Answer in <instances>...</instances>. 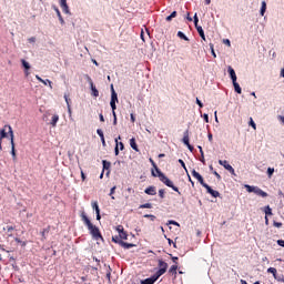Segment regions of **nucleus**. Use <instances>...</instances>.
<instances>
[{"label":"nucleus","instance_id":"1","mask_svg":"<svg viewBox=\"0 0 284 284\" xmlns=\"http://www.w3.org/2000/svg\"><path fill=\"white\" fill-rule=\"evenodd\" d=\"M150 163L151 165H153L154 170H152L151 174L152 176H158L160 179V181L162 183H164V185H166V187H172L174 192H178L179 194H181V192H179V187H176L174 185V182H172L171 180H169L164 174L163 172H161V169L159 166H156V163L154 162V160L150 159Z\"/></svg>","mask_w":284,"mask_h":284},{"label":"nucleus","instance_id":"2","mask_svg":"<svg viewBox=\"0 0 284 284\" xmlns=\"http://www.w3.org/2000/svg\"><path fill=\"white\" fill-rule=\"evenodd\" d=\"M81 219L84 225L88 227L89 234H91L93 241H103V235H101V231L97 225L92 224L90 217H88L85 213L81 214Z\"/></svg>","mask_w":284,"mask_h":284},{"label":"nucleus","instance_id":"3","mask_svg":"<svg viewBox=\"0 0 284 284\" xmlns=\"http://www.w3.org/2000/svg\"><path fill=\"white\" fill-rule=\"evenodd\" d=\"M246 192L256 194V196H261L262 199H267V192L263 191L261 187L258 186H253L250 184H245L244 185Z\"/></svg>","mask_w":284,"mask_h":284},{"label":"nucleus","instance_id":"4","mask_svg":"<svg viewBox=\"0 0 284 284\" xmlns=\"http://www.w3.org/2000/svg\"><path fill=\"white\" fill-rule=\"evenodd\" d=\"M193 21H194L195 29L200 34L201 39L205 41V31H203V27L199 26V16L196 13L193 17Z\"/></svg>","mask_w":284,"mask_h":284},{"label":"nucleus","instance_id":"5","mask_svg":"<svg viewBox=\"0 0 284 284\" xmlns=\"http://www.w3.org/2000/svg\"><path fill=\"white\" fill-rule=\"evenodd\" d=\"M10 141H11V155L13 161L17 160V151L14 150V132L12 131V126H8Z\"/></svg>","mask_w":284,"mask_h":284},{"label":"nucleus","instance_id":"6","mask_svg":"<svg viewBox=\"0 0 284 284\" xmlns=\"http://www.w3.org/2000/svg\"><path fill=\"white\" fill-rule=\"evenodd\" d=\"M159 267L160 270H158L155 274L161 277L163 274H165V272H168V263L163 260H159Z\"/></svg>","mask_w":284,"mask_h":284},{"label":"nucleus","instance_id":"7","mask_svg":"<svg viewBox=\"0 0 284 284\" xmlns=\"http://www.w3.org/2000/svg\"><path fill=\"white\" fill-rule=\"evenodd\" d=\"M220 165L224 166V169L227 170V172H230V174H232V176H236V172L234 171V168L227 163L226 160H219Z\"/></svg>","mask_w":284,"mask_h":284},{"label":"nucleus","instance_id":"8","mask_svg":"<svg viewBox=\"0 0 284 284\" xmlns=\"http://www.w3.org/2000/svg\"><path fill=\"white\" fill-rule=\"evenodd\" d=\"M59 4L64 14H69L70 17L72 16V12L70 11V6H68V0H59Z\"/></svg>","mask_w":284,"mask_h":284},{"label":"nucleus","instance_id":"9","mask_svg":"<svg viewBox=\"0 0 284 284\" xmlns=\"http://www.w3.org/2000/svg\"><path fill=\"white\" fill-rule=\"evenodd\" d=\"M85 77H87V81L90 85V89L92 91V95L99 97V90L97 89V87H94V82L92 81V78H90V75H85Z\"/></svg>","mask_w":284,"mask_h":284},{"label":"nucleus","instance_id":"10","mask_svg":"<svg viewBox=\"0 0 284 284\" xmlns=\"http://www.w3.org/2000/svg\"><path fill=\"white\" fill-rule=\"evenodd\" d=\"M203 187H205L207 194H211V196H213V199H219V196H221V193H219V191L213 190V187L210 186L207 183L204 184Z\"/></svg>","mask_w":284,"mask_h":284},{"label":"nucleus","instance_id":"11","mask_svg":"<svg viewBox=\"0 0 284 284\" xmlns=\"http://www.w3.org/2000/svg\"><path fill=\"white\" fill-rule=\"evenodd\" d=\"M120 139H121V135H119L115 139V149H114L115 156H119V148H120L121 151H123L125 149V146L123 145V142H119Z\"/></svg>","mask_w":284,"mask_h":284},{"label":"nucleus","instance_id":"12","mask_svg":"<svg viewBox=\"0 0 284 284\" xmlns=\"http://www.w3.org/2000/svg\"><path fill=\"white\" fill-rule=\"evenodd\" d=\"M159 278H161V277L155 273L151 277L142 280L141 284H154L155 282L159 281Z\"/></svg>","mask_w":284,"mask_h":284},{"label":"nucleus","instance_id":"13","mask_svg":"<svg viewBox=\"0 0 284 284\" xmlns=\"http://www.w3.org/2000/svg\"><path fill=\"white\" fill-rule=\"evenodd\" d=\"M192 176L196 179V181H199L202 187L206 184L205 181L203 180V175L196 172V170L194 169L192 170Z\"/></svg>","mask_w":284,"mask_h":284},{"label":"nucleus","instance_id":"14","mask_svg":"<svg viewBox=\"0 0 284 284\" xmlns=\"http://www.w3.org/2000/svg\"><path fill=\"white\" fill-rule=\"evenodd\" d=\"M116 232L119 233V236H120V239H122V241H128V233L123 229V225H118Z\"/></svg>","mask_w":284,"mask_h":284},{"label":"nucleus","instance_id":"15","mask_svg":"<svg viewBox=\"0 0 284 284\" xmlns=\"http://www.w3.org/2000/svg\"><path fill=\"white\" fill-rule=\"evenodd\" d=\"M149 196H156V186H149L144 190Z\"/></svg>","mask_w":284,"mask_h":284},{"label":"nucleus","instance_id":"16","mask_svg":"<svg viewBox=\"0 0 284 284\" xmlns=\"http://www.w3.org/2000/svg\"><path fill=\"white\" fill-rule=\"evenodd\" d=\"M227 72L230 74L232 83H234L236 81V71H234V68L229 67Z\"/></svg>","mask_w":284,"mask_h":284},{"label":"nucleus","instance_id":"17","mask_svg":"<svg viewBox=\"0 0 284 284\" xmlns=\"http://www.w3.org/2000/svg\"><path fill=\"white\" fill-rule=\"evenodd\" d=\"M183 143H184V145H190V131L189 130L184 131Z\"/></svg>","mask_w":284,"mask_h":284},{"label":"nucleus","instance_id":"18","mask_svg":"<svg viewBox=\"0 0 284 284\" xmlns=\"http://www.w3.org/2000/svg\"><path fill=\"white\" fill-rule=\"evenodd\" d=\"M266 11H267V2L262 1V6H261V9H260L261 17H265Z\"/></svg>","mask_w":284,"mask_h":284},{"label":"nucleus","instance_id":"19","mask_svg":"<svg viewBox=\"0 0 284 284\" xmlns=\"http://www.w3.org/2000/svg\"><path fill=\"white\" fill-rule=\"evenodd\" d=\"M57 123H59V114H54V115L51 118L50 125H52V128H57Z\"/></svg>","mask_w":284,"mask_h":284},{"label":"nucleus","instance_id":"20","mask_svg":"<svg viewBox=\"0 0 284 284\" xmlns=\"http://www.w3.org/2000/svg\"><path fill=\"white\" fill-rule=\"evenodd\" d=\"M130 145L132 150H134L135 152H139V145H136V139L134 138L130 139Z\"/></svg>","mask_w":284,"mask_h":284},{"label":"nucleus","instance_id":"21","mask_svg":"<svg viewBox=\"0 0 284 284\" xmlns=\"http://www.w3.org/2000/svg\"><path fill=\"white\" fill-rule=\"evenodd\" d=\"M110 103H119V94H116V91L113 90L111 93V101Z\"/></svg>","mask_w":284,"mask_h":284},{"label":"nucleus","instance_id":"22","mask_svg":"<svg viewBox=\"0 0 284 284\" xmlns=\"http://www.w3.org/2000/svg\"><path fill=\"white\" fill-rule=\"evenodd\" d=\"M64 100L67 103V108H68V113L70 116H72V106H70V100L68 99V94H64Z\"/></svg>","mask_w":284,"mask_h":284},{"label":"nucleus","instance_id":"23","mask_svg":"<svg viewBox=\"0 0 284 284\" xmlns=\"http://www.w3.org/2000/svg\"><path fill=\"white\" fill-rule=\"evenodd\" d=\"M233 87H234V91L237 93V94H242L243 92V89H241V85L239 84V82H233Z\"/></svg>","mask_w":284,"mask_h":284},{"label":"nucleus","instance_id":"24","mask_svg":"<svg viewBox=\"0 0 284 284\" xmlns=\"http://www.w3.org/2000/svg\"><path fill=\"white\" fill-rule=\"evenodd\" d=\"M120 245L122 246V247H124V250H130V248H132V247H134V244H132V243H126V242H120Z\"/></svg>","mask_w":284,"mask_h":284},{"label":"nucleus","instance_id":"25","mask_svg":"<svg viewBox=\"0 0 284 284\" xmlns=\"http://www.w3.org/2000/svg\"><path fill=\"white\" fill-rule=\"evenodd\" d=\"M9 125H4V129L0 130V140L7 139L8 138V132H6V128Z\"/></svg>","mask_w":284,"mask_h":284},{"label":"nucleus","instance_id":"26","mask_svg":"<svg viewBox=\"0 0 284 284\" xmlns=\"http://www.w3.org/2000/svg\"><path fill=\"white\" fill-rule=\"evenodd\" d=\"M178 37L180 39H183V41H190V38H187V36H185V33H183V31H179Z\"/></svg>","mask_w":284,"mask_h":284},{"label":"nucleus","instance_id":"27","mask_svg":"<svg viewBox=\"0 0 284 284\" xmlns=\"http://www.w3.org/2000/svg\"><path fill=\"white\" fill-rule=\"evenodd\" d=\"M140 210H152V203H145L139 206Z\"/></svg>","mask_w":284,"mask_h":284},{"label":"nucleus","instance_id":"28","mask_svg":"<svg viewBox=\"0 0 284 284\" xmlns=\"http://www.w3.org/2000/svg\"><path fill=\"white\" fill-rule=\"evenodd\" d=\"M21 64L24 68V70H30V62L26 61L24 59L21 60Z\"/></svg>","mask_w":284,"mask_h":284},{"label":"nucleus","instance_id":"29","mask_svg":"<svg viewBox=\"0 0 284 284\" xmlns=\"http://www.w3.org/2000/svg\"><path fill=\"white\" fill-rule=\"evenodd\" d=\"M264 213L266 214L265 216H272V207H270V205L265 206Z\"/></svg>","mask_w":284,"mask_h":284},{"label":"nucleus","instance_id":"30","mask_svg":"<svg viewBox=\"0 0 284 284\" xmlns=\"http://www.w3.org/2000/svg\"><path fill=\"white\" fill-rule=\"evenodd\" d=\"M176 270H179V266L175 264V265H172L169 270V273L170 274H176Z\"/></svg>","mask_w":284,"mask_h":284},{"label":"nucleus","instance_id":"31","mask_svg":"<svg viewBox=\"0 0 284 284\" xmlns=\"http://www.w3.org/2000/svg\"><path fill=\"white\" fill-rule=\"evenodd\" d=\"M103 170H110L111 163L108 162L106 160L102 161Z\"/></svg>","mask_w":284,"mask_h":284},{"label":"nucleus","instance_id":"32","mask_svg":"<svg viewBox=\"0 0 284 284\" xmlns=\"http://www.w3.org/2000/svg\"><path fill=\"white\" fill-rule=\"evenodd\" d=\"M92 209L97 212H101V210L99 209V202H92Z\"/></svg>","mask_w":284,"mask_h":284},{"label":"nucleus","instance_id":"33","mask_svg":"<svg viewBox=\"0 0 284 284\" xmlns=\"http://www.w3.org/2000/svg\"><path fill=\"white\" fill-rule=\"evenodd\" d=\"M112 241H113V243H118V245H121V242H123V240L120 239V236H113Z\"/></svg>","mask_w":284,"mask_h":284},{"label":"nucleus","instance_id":"34","mask_svg":"<svg viewBox=\"0 0 284 284\" xmlns=\"http://www.w3.org/2000/svg\"><path fill=\"white\" fill-rule=\"evenodd\" d=\"M14 241L16 243H20L21 247H26V245H28L27 242L21 241L19 237H16Z\"/></svg>","mask_w":284,"mask_h":284},{"label":"nucleus","instance_id":"35","mask_svg":"<svg viewBox=\"0 0 284 284\" xmlns=\"http://www.w3.org/2000/svg\"><path fill=\"white\" fill-rule=\"evenodd\" d=\"M42 83H43V85H49V88L52 90V81L47 79V80H42Z\"/></svg>","mask_w":284,"mask_h":284},{"label":"nucleus","instance_id":"36","mask_svg":"<svg viewBox=\"0 0 284 284\" xmlns=\"http://www.w3.org/2000/svg\"><path fill=\"white\" fill-rule=\"evenodd\" d=\"M110 106L112 109V114H116V103L110 102Z\"/></svg>","mask_w":284,"mask_h":284},{"label":"nucleus","instance_id":"37","mask_svg":"<svg viewBox=\"0 0 284 284\" xmlns=\"http://www.w3.org/2000/svg\"><path fill=\"white\" fill-rule=\"evenodd\" d=\"M176 11H173L169 17H166V21H172V19H175Z\"/></svg>","mask_w":284,"mask_h":284},{"label":"nucleus","instance_id":"38","mask_svg":"<svg viewBox=\"0 0 284 284\" xmlns=\"http://www.w3.org/2000/svg\"><path fill=\"white\" fill-rule=\"evenodd\" d=\"M210 49H211L212 57H214V59H216V52L214 51V44L213 43H210Z\"/></svg>","mask_w":284,"mask_h":284},{"label":"nucleus","instance_id":"39","mask_svg":"<svg viewBox=\"0 0 284 284\" xmlns=\"http://www.w3.org/2000/svg\"><path fill=\"white\" fill-rule=\"evenodd\" d=\"M179 163L181 164V166L183 168V170H185V172L187 174V166H185V162L182 159H180Z\"/></svg>","mask_w":284,"mask_h":284},{"label":"nucleus","instance_id":"40","mask_svg":"<svg viewBox=\"0 0 284 284\" xmlns=\"http://www.w3.org/2000/svg\"><path fill=\"white\" fill-rule=\"evenodd\" d=\"M159 196L160 199H165V190L163 189L159 190Z\"/></svg>","mask_w":284,"mask_h":284},{"label":"nucleus","instance_id":"41","mask_svg":"<svg viewBox=\"0 0 284 284\" xmlns=\"http://www.w3.org/2000/svg\"><path fill=\"white\" fill-rule=\"evenodd\" d=\"M144 219H151V221H155V220H156V216H155V215H152V214H145V215H144Z\"/></svg>","mask_w":284,"mask_h":284},{"label":"nucleus","instance_id":"42","mask_svg":"<svg viewBox=\"0 0 284 284\" xmlns=\"http://www.w3.org/2000/svg\"><path fill=\"white\" fill-rule=\"evenodd\" d=\"M267 273L268 274H276V268L275 267H268Z\"/></svg>","mask_w":284,"mask_h":284},{"label":"nucleus","instance_id":"43","mask_svg":"<svg viewBox=\"0 0 284 284\" xmlns=\"http://www.w3.org/2000/svg\"><path fill=\"white\" fill-rule=\"evenodd\" d=\"M54 12L57 13V17H61V11L59 10V7H53Z\"/></svg>","mask_w":284,"mask_h":284},{"label":"nucleus","instance_id":"44","mask_svg":"<svg viewBox=\"0 0 284 284\" xmlns=\"http://www.w3.org/2000/svg\"><path fill=\"white\" fill-rule=\"evenodd\" d=\"M202 116H203L205 123H210V115H207V113H204Z\"/></svg>","mask_w":284,"mask_h":284},{"label":"nucleus","instance_id":"45","mask_svg":"<svg viewBox=\"0 0 284 284\" xmlns=\"http://www.w3.org/2000/svg\"><path fill=\"white\" fill-rule=\"evenodd\" d=\"M250 125L252 126L253 130H256V123L254 120L251 118Z\"/></svg>","mask_w":284,"mask_h":284},{"label":"nucleus","instance_id":"46","mask_svg":"<svg viewBox=\"0 0 284 284\" xmlns=\"http://www.w3.org/2000/svg\"><path fill=\"white\" fill-rule=\"evenodd\" d=\"M49 232L48 229H44L42 232H41V236H42V241H45V233Z\"/></svg>","mask_w":284,"mask_h":284},{"label":"nucleus","instance_id":"47","mask_svg":"<svg viewBox=\"0 0 284 284\" xmlns=\"http://www.w3.org/2000/svg\"><path fill=\"white\" fill-rule=\"evenodd\" d=\"M115 190H116V186L111 187L110 194H109V195H111V199H113V200H114V196H112V194H114Z\"/></svg>","mask_w":284,"mask_h":284},{"label":"nucleus","instance_id":"48","mask_svg":"<svg viewBox=\"0 0 284 284\" xmlns=\"http://www.w3.org/2000/svg\"><path fill=\"white\" fill-rule=\"evenodd\" d=\"M61 26H65V20L63 19V16L58 17Z\"/></svg>","mask_w":284,"mask_h":284},{"label":"nucleus","instance_id":"49","mask_svg":"<svg viewBox=\"0 0 284 284\" xmlns=\"http://www.w3.org/2000/svg\"><path fill=\"white\" fill-rule=\"evenodd\" d=\"M267 174H268V176L271 178V176L274 174V169L268 168V169H267Z\"/></svg>","mask_w":284,"mask_h":284},{"label":"nucleus","instance_id":"50","mask_svg":"<svg viewBox=\"0 0 284 284\" xmlns=\"http://www.w3.org/2000/svg\"><path fill=\"white\" fill-rule=\"evenodd\" d=\"M97 134L100 136V139H102V136H104L103 135V130H101V129L97 130Z\"/></svg>","mask_w":284,"mask_h":284},{"label":"nucleus","instance_id":"51","mask_svg":"<svg viewBox=\"0 0 284 284\" xmlns=\"http://www.w3.org/2000/svg\"><path fill=\"white\" fill-rule=\"evenodd\" d=\"M169 225H176L179 227V222H176L174 220H170Z\"/></svg>","mask_w":284,"mask_h":284},{"label":"nucleus","instance_id":"52","mask_svg":"<svg viewBox=\"0 0 284 284\" xmlns=\"http://www.w3.org/2000/svg\"><path fill=\"white\" fill-rule=\"evenodd\" d=\"M273 225L274 227H283V223L281 222H274Z\"/></svg>","mask_w":284,"mask_h":284},{"label":"nucleus","instance_id":"53","mask_svg":"<svg viewBox=\"0 0 284 284\" xmlns=\"http://www.w3.org/2000/svg\"><path fill=\"white\" fill-rule=\"evenodd\" d=\"M195 102L199 105V108H203V102H201V100H199V98H196Z\"/></svg>","mask_w":284,"mask_h":284},{"label":"nucleus","instance_id":"54","mask_svg":"<svg viewBox=\"0 0 284 284\" xmlns=\"http://www.w3.org/2000/svg\"><path fill=\"white\" fill-rule=\"evenodd\" d=\"M277 245H280V247H284V240H277Z\"/></svg>","mask_w":284,"mask_h":284},{"label":"nucleus","instance_id":"55","mask_svg":"<svg viewBox=\"0 0 284 284\" xmlns=\"http://www.w3.org/2000/svg\"><path fill=\"white\" fill-rule=\"evenodd\" d=\"M28 41H29V43H36V41H37V38H34V37H31V38H29V39H28Z\"/></svg>","mask_w":284,"mask_h":284},{"label":"nucleus","instance_id":"56","mask_svg":"<svg viewBox=\"0 0 284 284\" xmlns=\"http://www.w3.org/2000/svg\"><path fill=\"white\" fill-rule=\"evenodd\" d=\"M99 116H100V121H101L102 123H104V122H105V118L103 116V113H100Z\"/></svg>","mask_w":284,"mask_h":284},{"label":"nucleus","instance_id":"57","mask_svg":"<svg viewBox=\"0 0 284 284\" xmlns=\"http://www.w3.org/2000/svg\"><path fill=\"white\" fill-rule=\"evenodd\" d=\"M213 174L216 176V179L221 180V174H219V172L214 171Z\"/></svg>","mask_w":284,"mask_h":284},{"label":"nucleus","instance_id":"58","mask_svg":"<svg viewBox=\"0 0 284 284\" xmlns=\"http://www.w3.org/2000/svg\"><path fill=\"white\" fill-rule=\"evenodd\" d=\"M278 121L284 124V115H278Z\"/></svg>","mask_w":284,"mask_h":284},{"label":"nucleus","instance_id":"59","mask_svg":"<svg viewBox=\"0 0 284 284\" xmlns=\"http://www.w3.org/2000/svg\"><path fill=\"white\" fill-rule=\"evenodd\" d=\"M113 125H116V113L113 114Z\"/></svg>","mask_w":284,"mask_h":284},{"label":"nucleus","instance_id":"60","mask_svg":"<svg viewBox=\"0 0 284 284\" xmlns=\"http://www.w3.org/2000/svg\"><path fill=\"white\" fill-rule=\"evenodd\" d=\"M136 121V118H134V113H131V122L134 123Z\"/></svg>","mask_w":284,"mask_h":284},{"label":"nucleus","instance_id":"61","mask_svg":"<svg viewBox=\"0 0 284 284\" xmlns=\"http://www.w3.org/2000/svg\"><path fill=\"white\" fill-rule=\"evenodd\" d=\"M172 261H173V263H175V265H176V263H178V261H179V257H178V256H173V257H172Z\"/></svg>","mask_w":284,"mask_h":284},{"label":"nucleus","instance_id":"62","mask_svg":"<svg viewBox=\"0 0 284 284\" xmlns=\"http://www.w3.org/2000/svg\"><path fill=\"white\" fill-rule=\"evenodd\" d=\"M280 77L284 79V68L281 69Z\"/></svg>","mask_w":284,"mask_h":284},{"label":"nucleus","instance_id":"63","mask_svg":"<svg viewBox=\"0 0 284 284\" xmlns=\"http://www.w3.org/2000/svg\"><path fill=\"white\" fill-rule=\"evenodd\" d=\"M207 139H209L210 143H212V139H213L212 133H209Z\"/></svg>","mask_w":284,"mask_h":284},{"label":"nucleus","instance_id":"64","mask_svg":"<svg viewBox=\"0 0 284 284\" xmlns=\"http://www.w3.org/2000/svg\"><path fill=\"white\" fill-rule=\"evenodd\" d=\"M81 179L82 181H85V173H83V171H81Z\"/></svg>","mask_w":284,"mask_h":284}]
</instances>
